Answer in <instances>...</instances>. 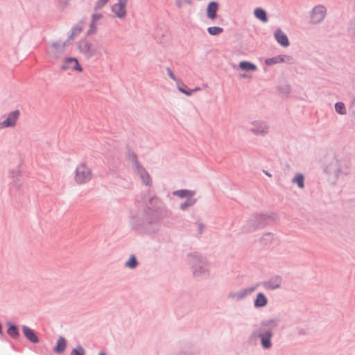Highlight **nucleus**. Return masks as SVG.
Instances as JSON below:
<instances>
[{"label":"nucleus","instance_id":"obj_18","mask_svg":"<svg viewBox=\"0 0 355 355\" xmlns=\"http://www.w3.org/2000/svg\"><path fill=\"white\" fill-rule=\"evenodd\" d=\"M66 345L65 339L62 337H60L58 340L56 346L54 347V351L56 353H62L64 351Z\"/></svg>","mask_w":355,"mask_h":355},{"label":"nucleus","instance_id":"obj_19","mask_svg":"<svg viewBox=\"0 0 355 355\" xmlns=\"http://www.w3.org/2000/svg\"><path fill=\"white\" fill-rule=\"evenodd\" d=\"M178 87L180 92H181L182 93L184 94L187 96H191L194 92L200 90V87H196L194 89L187 90L186 89L187 86L184 85L183 83H178Z\"/></svg>","mask_w":355,"mask_h":355},{"label":"nucleus","instance_id":"obj_28","mask_svg":"<svg viewBox=\"0 0 355 355\" xmlns=\"http://www.w3.org/2000/svg\"><path fill=\"white\" fill-rule=\"evenodd\" d=\"M195 200L192 199V198H189L187 202H185L184 203L180 205V208L182 209V210H184L186 209L188 207L193 205L195 203Z\"/></svg>","mask_w":355,"mask_h":355},{"label":"nucleus","instance_id":"obj_15","mask_svg":"<svg viewBox=\"0 0 355 355\" xmlns=\"http://www.w3.org/2000/svg\"><path fill=\"white\" fill-rule=\"evenodd\" d=\"M64 65L62 67H80L78 60L73 57H66L63 58Z\"/></svg>","mask_w":355,"mask_h":355},{"label":"nucleus","instance_id":"obj_32","mask_svg":"<svg viewBox=\"0 0 355 355\" xmlns=\"http://www.w3.org/2000/svg\"><path fill=\"white\" fill-rule=\"evenodd\" d=\"M239 67H256V65L250 62L243 61L239 63Z\"/></svg>","mask_w":355,"mask_h":355},{"label":"nucleus","instance_id":"obj_16","mask_svg":"<svg viewBox=\"0 0 355 355\" xmlns=\"http://www.w3.org/2000/svg\"><path fill=\"white\" fill-rule=\"evenodd\" d=\"M254 14L255 17L262 22H266L268 21L266 12L263 9L261 8H256L254 10Z\"/></svg>","mask_w":355,"mask_h":355},{"label":"nucleus","instance_id":"obj_29","mask_svg":"<svg viewBox=\"0 0 355 355\" xmlns=\"http://www.w3.org/2000/svg\"><path fill=\"white\" fill-rule=\"evenodd\" d=\"M71 355H85V350L82 347L78 346L72 350Z\"/></svg>","mask_w":355,"mask_h":355},{"label":"nucleus","instance_id":"obj_40","mask_svg":"<svg viewBox=\"0 0 355 355\" xmlns=\"http://www.w3.org/2000/svg\"><path fill=\"white\" fill-rule=\"evenodd\" d=\"M266 174L268 175V176H270V175L268 173H266Z\"/></svg>","mask_w":355,"mask_h":355},{"label":"nucleus","instance_id":"obj_31","mask_svg":"<svg viewBox=\"0 0 355 355\" xmlns=\"http://www.w3.org/2000/svg\"><path fill=\"white\" fill-rule=\"evenodd\" d=\"M108 0H98L97 3H96V6L94 7V10H97L101 9L103 6H104Z\"/></svg>","mask_w":355,"mask_h":355},{"label":"nucleus","instance_id":"obj_33","mask_svg":"<svg viewBox=\"0 0 355 355\" xmlns=\"http://www.w3.org/2000/svg\"><path fill=\"white\" fill-rule=\"evenodd\" d=\"M183 3V0H176V4L178 8H181Z\"/></svg>","mask_w":355,"mask_h":355},{"label":"nucleus","instance_id":"obj_1","mask_svg":"<svg viewBox=\"0 0 355 355\" xmlns=\"http://www.w3.org/2000/svg\"><path fill=\"white\" fill-rule=\"evenodd\" d=\"M93 176L91 168L85 163H80L76 167L73 180L76 184L82 185L89 182Z\"/></svg>","mask_w":355,"mask_h":355},{"label":"nucleus","instance_id":"obj_25","mask_svg":"<svg viewBox=\"0 0 355 355\" xmlns=\"http://www.w3.org/2000/svg\"><path fill=\"white\" fill-rule=\"evenodd\" d=\"M335 109L336 111L340 114H344L346 112L345 105L340 102L336 103Z\"/></svg>","mask_w":355,"mask_h":355},{"label":"nucleus","instance_id":"obj_41","mask_svg":"<svg viewBox=\"0 0 355 355\" xmlns=\"http://www.w3.org/2000/svg\"><path fill=\"white\" fill-rule=\"evenodd\" d=\"M69 0H65V3L67 4V2H68Z\"/></svg>","mask_w":355,"mask_h":355},{"label":"nucleus","instance_id":"obj_20","mask_svg":"<svg viewBox=\"0 0 355 355\" xmlns=\"http://www.w3.org/2000/svg\"><path fill=\"white\" fill-rule=\"evenodd\" d=\"M271 332H267L265 335H261V344L264 348H269L271 346L270 338Z\"/></svg>","mask_w":355,"mask_h":355},{"label":"nucleus","instance_id":"obj_12","mask_svg":"<svg viewBox=\"0 0 355 355\" xmlns=\"http://www.w3.org/2000/svg\"><path fill=\"white\" fill-rule=\"evenodd\" d=\"M101 18H102V15L100 14V13L92 15V21H91V24H90V28H89V29L87 31V34L88 35L93 34V33H94L96 32V24Z\"/></svg>","mask_w":355,"mask_h":355},{"label":"nucleus","instance_id":"obj_14","mask_svg":"<svg viewBox=\"0 0 355 355\" xmlns=\"http://www.w3.org/2000/svg\"><path fill=\"white\" fill-rule=\"evenodd\" d=\"M83 28V24L82 22L76 24L71 29V33L69 36V40H73L76 36H78L81 33Z\"/></svg>","mask_w":355,"mask_h":355},{"label":"nucleus","instance_id":"obj_34","mask_svg":"<svg viewBox=\"0 0 355 355\" xmlns=\"http://www.w3.org/2000/svg\"><path fill=\"white\" fill-rule=\"evenodd\" d=\"M168 76L171 77V79L175 80V76H174V75H173V73H172L171 71L168 70Z\"/></svg>","mask_w":355,"mask_h":355},{"label":"nucleus","instance_id":"obj_11","mask_svg":"<svg viewBox=\"0 0 355 355\" xmlns=\"http://www.w3.org/2000/svg\"><path fill=\"white\" fill-rule=\"evenodd\" d=\"M253 126L251 130L256 134H265L268 132V128L263 123L255 121Z\"/></svg>","mask_w":355,"mask_h":355},{"label":"nucleus","instance_id":"obj_36","mask_svg":"<svg viewBox=\"0 0 355 355\" xmlns=\"http://www.w3.org/2000/svg\"><path fill=\"white\" fill-rule=\"evenodd\" d=\"M184 3L191 5L192 3L191 0H183Z\"/></svg>","mask_w":355,"mask_h":355},{"label":"nucleus","instance_id":"obj_6","mask_svg":"<svg viewBox=\"0 0 355 355\" xmlns=\"http://www.w3.org/2000/svg\"><path fill=\"white\" fill-rule=\"evenodd\" d=\"M278 63H285L287 64H294L295 62L293 58L286 55H280L275 56L272 58H267L264 60V64L266 65L270 66L272 64H276Z\"/></svg>","mask_w":355,"mask_h":355},{"label":"nucleus","instance_id":"obj_5","mask_svg":"<svg viewBox=\"0 0 355 355\" xmlns=\"http://www.w3.org/2000/svg\"><path fill=\"white\" fill-rule=\"evenodd\" d=\"M128 0H118V1L112 5V12L115 17L119 19H123L127 15L126 6Z\"/></svg>","mask_w":355,"mask_h":355},{"label":"nucleus","instance_id":"obj_10","mask_svg":"<svg viewBox=\"0 0 355 355\" xmlns=\"http://www.w3.org/2000/svg\"><path fill=\"white\" fill-rule=\"evenodd\" d=\"M255 68H237L236 75L240 79L249 78L251 76L252 71Z\"/></svg>","mask_w":355,"mask_h":355},{"label":"nucleus","instance_id":"obj_9","mask_svg":"<svg viewBox=\"0 0 355 355\" xmlns=\"http://www.w3.org/2000/svg\"><path fill=\"white\" fill-rule=\"evenodd\" d=\"M274 36L277 42L282 46L286 47L289 45L288 37L282 31L281 29L278 28L275 31Z\"/></svg>","mask_w":355,"mask_h":355},{"label":"nucleus","instance_id":"obj_21","mask_svg":"<svg viewBox=\"0 0 355 355\" xmlns=\"http://www.w3.org/2000/svg\"><path fill=\"white\" fill-rule=\"evenodd\" d=\"M79 50L85 53H89L91 51V45L85 40L80 41L78 45Z\"/></svg>","mask_w":355,"mask_h":355},{"label":"nucleus","instance_id":"obj_7","mask_svg":"<svg viewBox=\"0 0 355 355\" xmlns=\"http://www.w3.org/2000/svg\"><path fill=\"white\" fill-rule=\"evenodd\" d=\"M132 158L134 159L135 166L137 169V173L140 175L141 180H143V182L146 185H149L151 182V179L149 174L144 168H142L139 164L138 162L135 159V156H133Z\"/></svg>","mask_w":355,"mask_h":355},{"label":"nucleus","instance_id":"obj_3","mask_svg":"<svg viewBox=\"0 0 355 355\" xmlns=\"http://www.w3.org/2000/svg\"><path fill=\"white\" fill-rule=\"evenodd\" d=\"M327 9L322 5L315 6L310 14L311 23L313 24H319L322 21L326 16Z\"/></svg>","mask_w":355,"mask_h":355},{"label":"nucleus","instance_id":"obj_13","mask_svg":"<svg viewBox=\"0 0 355 355\" xmlns=\"http://www.w3.org/2000/svg\"><path fill=\"white\" fill-rule=\"evenodd\" d=\"M23 332L25 336L32 343H36L38 342V338L33 332V331L28 327H23Z\"/></svg>","mask_w":355,"mask_h":355},{"label":"nucleus","instance_id":"obj_37","mask_svg":"<svg viewBox=\"0 0 355 355\" xmlns=\"http://www.w3.org/2000/svg\"><path fill=\"white\" fill-rule=\"evenodd\" d=\"M245 295V293H243V294H242V295H238V296H237V297H238V298H242V297H243Z\"/></svg>","mask_w":355,"mask_h":355},{"label":"nucleus","instance_id":"obj_2","mask_svg":"<svg viewBox=\"0 0 355 355\" xmlns=\"http://www.w3.org/2000/svg\"><path fill=\"white\" fill-rule=\"evenodd\" d=\"M65 46L66 42L58 41L56 42L51 44L48 47V55L53 63H54L55 60L62 58V55L64 52Z\"/></svg>","mask_w":355,"mask_h":355},{"label":"nucleus","instance_id":"obj_8","mask_svg":"<svg viewBox=\"0 0 355 355\" xmlns=\"http://www.w3.org/2000/svg\"><path fill=\"white\" fill-rule=\"evenodd\" d=\"M219 8V4L216 1H211L207 7V17L211 20H214L217 17V11Z\"/></svg>","mask_w":355,"mask_h":355},{"label":"nucleus","instance_id":"obj_24","mask_svg":"<svg viewBox=\"0 0 355 355\" xmlns=\"http://www.w3.org/2000/svg\"><path fill=\"white\" fill-rule=\"evenodd\" d=\"M293 182L297 184L298 187L301 189L304 188V177L301 174H297L293 179Z\"/></svg>","mask_w":355,"mask_h":355},{"label":"nucleus","instance_id":"obj_22","mask_svg":"<svg viewBox=\"0 0 355 355\" xmlns=\"http://www.w3.org/2000/svg\"><path fill=\"white\" fill-rule=\"evenodd\" d=\"M175 196H179L180 198L184 197H191L193 196V192L189 190H178L173 192Z\"/></svg>","mask_w":355,"mask_h":355},{"label":"nucleus","instance_id":"obj_17","mask_svg":"<svg viewBox=\"0 0 355 355\" xmlns=\"http://www.w3.org/2000/svg\"><path fill=\"white\" fill-rule=\"evenodd\" d=\"M267 302L268 301L266 296L263 293H259L257 295V298L254 302V305L257 307H263L266 305Z\"/></svg>","mask_w":355,"mask_h":355},{"label":"nucleus","instance_id":"obj_4","mask_svg":"<svg viewBox=\"0 0 355 355\" xmlns=\"http://www.w3.org/2000/svg\"><path fill=\"white\" fill-rule=\"evenodd\" d=\"M19 115V110L11 112L3 121L0 122V130L15 126Z\"/></svg>","mask_w":355,"mask_h":355},{"label":"nucleus","instance_id":"obj_30","mask_svg":"<svg viewBox=\"0 0 355 355\" xmlns=\"http://www.w3.org/2000/svg\"><path fill=\"white\" fill-rule=\"evenodd\" d=\"M279 285H280V279L278 278L275 280V282L274 284H270V282L266 284L267 288H270V289H275L277 288H279Z\"/></svg>","mask_w":355,"mask_h":355},{"label":"nucleus","instance_id":"obj_23","mask_svg":"<svg viewBox=\"0 0 355 355\" xmlns=\"http://www.w3.org/2000/svg\"><path fill=\"white\" fill-rule=\"evenodd\" d=\"M207 32L211 35H218L223 32V28L218 26H211L207 28Z\"/></svg>","mask_w":355,"mask_h":355},{"label":"nucleus","instance_id":"obj_39","mask_svg":"<svg viewBox=\"0 0 355 355\" xmlns=\"http://www.w3.org/2000/svg\"><path fill=\"white\" fill-rule=\"evenodd\" d=\"M98 355H106L104 352H100Z\"/></svg>","mask_w":355,"mask_h":355},{"label":"nucleus","instance_id":"obj_35","mask_svg":"<svg viewBox=\"0 0 355 355\" xmlns=\"http://www.w3.org/2000/svg\"><path fill=\"white\" fill-rule=\"evenodd\" d=\"M351 107H352V112L355 114V101L353 102Z\"/></svg>","mask_w":355,"mask_h":355},{"label":"nucleus","instance_id":"obj_38","mask_svg":"<svg viewBox=\"0 0 355 355\" xmlns=\"http://www.w3.org/2000/svg\"><path fill=\"white\" fill-rule=\"evenodd\" d=\"M74 69H76L77 71H78L79 72H81L82 69H83V68H74Z\"/></svg>","mask_w":355,"mask_h":355},{"label":"nucleus","instance_id":"obj_27","mask_svg":"<svg viewBox=\"0 0 355 355\" xmlns=\"http://www.w3.org/2000/svg\"><path fill=\"white\" fill-rule=\"evenodd\" d=\"M126 266L130 268H134L137 266V262L136 258L132 256L125 263Z\"/></svg>","mask_w":355,"mask_h":355},{"label":"nucleus","instance_id":"obj_26","mask_svg":"<svg viewBox=\"0 0 355 355\" xmlns=\"http://www.w3.org/2000/svg\"><path fill=\"white\" fill-rule=\"evenodd\" d=\"M8 334L13 337L16 338L19 335L17 327L15 325H10L8 329Z\"/></svg>","mask_w":355,"mask_h":355}]
</instances>
